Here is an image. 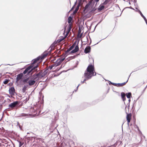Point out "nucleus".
Segmentation results:
<instances>
[{
	"label": "nucleus",
	"mask_w": 147,
	"mask_h": 147,
	"mask_svg": "<svg viewBox=\"0 0 147 147\" xmlns=\"http://www.w3.org/2000/svg\"><path fill=\"white\" fill-rule=\"evenodd\" d=\"M96 75L94 67L92 65H90L87 67L86 71H85L84 76L81 79L82 84L85 81L90 79L92 76Z\"/></svg>",
	"instance_id": "obj_1"
},
{
	"label": "nucleus",
	"mask_w": 147,
	"mask_h": 147,
	"mask_svg": "<svg viewBox=\"0 0 147 147\" xmlns=\"http://www.w3.org/2000/svg\"><path fill=\"white\" fill-rule=\"evenodd\" d=\"M48 71V69L44 71H41L38 74L33 75L32 76L33 79L36 80H40L46 76Z\"/></svg>",
	"instance_id": "obj_2"
},
{
	"label": "nucleus",
	"mask_w": 147,
	"mask_h": 147,
	"mask_svg": "<svg viewBox=\"0 0 147 147\" xmlns=\"http://www.w3.org/2000/svg\"><path fill=\"white\" fill-rule=\"evenodd\" d=\"M38 67L37 65L34 67H33L32 65H30L24 71L23 74H25L28 72V74H29L32 71L34 72V71H36L37 70L36 69Z\"/></svg>",
	"instance_id": "obj_3"
},
{
	"label": "nucleus",
	"mask_w": 147,
	"mask_h": 147,
	"mask_svg": "<svg viewBox=\"0 0 147 147\" xmlns=\"http://www.w3.org/2000/svg\"><path fill=\"white\" fill-rule=\"evenodd\" d=\"M65 57H62L59 58V59L57 60L56 61V62L54 63L55 64V67H57L65 59Z\"/></svg>",
	"instance_id": "obj_4"
},
{
	"label": "nucleus",
	"mask_w": 147,
	"mask_h": 147,
	"mask_svg": "<svg viewBox=\"0 0 147 147\" xmlns=\"http://www.w3.org/2000/svg\"><path fill=\"white\" fill-rule=\"evenodd\" d=\"M15 91V89L13 87H11L9 90V94L11 95H13L14 94Z\"/></svg>",
	"instance_id": "obj_5"
},
{
	"label": "nucleus",
	"mask_w": 147,
	"mask_h": 147,
	"mask_svg": "<svg viewBox=\"0 0 147 147\" xmlns=\"http://www.w3.org/2000/svg\"><path fill=\"white\" fill-rule=\"evenodd\" d=\"M18 103L17 101H16L13 102L11 103L9 105V106L11 108H13L15 107L16 105L18 104Z\"/></svg>",
	"instance_id": "obj_6"
},
{
	"label": "nucleus",
	"mask_w": 147,
	"mask_h": 147,
	"mask_svg": "<svg viewBox=\"0 0 147 147\" xmlns=\"http://www.w3.org/2000/svg\"><path fill=\"white\" fill-rule=\"evenodd\" d=\"M22 76L23 74H20L18 75L16 78V82H18L19 80H20L22 78Z\"/></svg>",
	"instance_id": "obj_7"
},
{
	"label": "nucleus",
	"mask_w": 147,
	"mask_h": 147,
	"mask_svg": "<svg viewBox=\"0 0 147 147\" xmlns=\"http://www.w3.org/2000/svg\"><path fill=\"white\" fill-rule=\"evenodd\" d=\"M79 49V47L78 45H76L75 47V49H74L72 51H71V53H74L77 51H78Z\"/></svg>",
	"instance_id": "obj_8"
},
{
	"label": "nucleus",
	"mask_w": 147,
	"mask_h": 147,
	"mask_svg": "<svg viewBox=\"0 0 147 147\" xmlns=\"http://www.w3.org/2000/svg\"><path fill=\"white\" fill-rule=\"evenodd\" d=\"M90 47H87L84 50V52L86 53H87L90 52Z\"/></svg>",
	"instance_id": "obj_9"
},
{
	"label": "nucleus",
	"mask_w": 147,
	"mask_h": 147,
	"mask_svg": "<svg viewBox=\"0 0 147 147\" xmlns=\"http://www.w3.org/2000/svg\"><path fill=\"white\" fill-rule=\"evenodd\" d=\"M35 81L34 80H29L28 83L29 84V85L30 86H32L35 83Z\"/></svg>",
	"instance_id": "obj_10"
},
{
	"label": "nucleus",
	"mask_w": 147,
	"mask_h": 147,
	"mask_svg": "<svg viewBox=\"0 0 147 147\" xmlns=\"http://www.w3.org/2000/svg\"><path fill=\"white\" fill-rule=\"evenodd\" d=\"M41 59L42 58V57L41 58L40 57H38L37 58L34 59L33 60V62H32V64H34L36 62L38 61L40 59Z\"/></svg>",
	"instance_id": "obj_11"
},
{
	"label": "nucleus",
	"mask_w": 147,
	"mask_h": 147,
	"mask_svg": "<svg viewBox=\"0 0 147 147\" xmlns=\"http://www.w3.org/2000/svg\"><path fill=\"white\" fill-rule=\"evenodd\" d=\"M121 95L123 100L124 101L125 100V94L124 93L122 92L121 93Z\"/></svg>",
	"instance_id": "obj_12"
},
{
	"label": "nucleus",
	"mask_w": 147,
	"mask_h": 147,
	"mask_svg": "<svg viewBox=\"0 0 147 147\" xmlns=\"http://www.w3.org/2000/svg\"><path fill=\"white\" fill-rule=\"evenodd\" d=\"M128 80L126 82L122 83L117 84V86H121L125 85L126 82H127Z\"/></svg>",
	"instance_id": "obj_13"
},
{
	"label": "nucleus",
	"mask_w": 147,
	"mask_h": 147,
	"mask_svg": "<svg viewBox=\"0 0 147 147\" xmlns=\"http://www.w3.org/2000/svg\"><path fill=\"white\" fill-rule=\"evenodd\" d=\"M127 97L128 98H130L131 96V93H127L126 94Z\"/></svg>",
	"instance_id": "obj_14"
},
{
	"label": "nucleus",
	"mask_w": 147,
	"mask_h": 147,
	"mask_svg": "<svg viewBox=\"0 0 147 147\" xmlns=\"http://www.w3.org/2000/svg\"><path fill=\"white\" fill-rule=\"evenodd\" d=\"M105 7L104 5H100L98 8V10L101 11L104 9Z\"/></svg>",
	"instance_id": "obj_15"
},
{
	"label": "nucleus",
	"mask_w": 147,
	"mask_h": 147,
	"mask_svg": "<svg viewBox=\"0 0 147 147\" xmlns=\"http://www.w3.org/2000/svg\"><path fill=\"white\" fill-rule=\"evenodd\" d=\"M55 64L54 63L53 64L50 66L49 67V69H50V70L52 69L53 67H56L55 65Z\"/></svg>",
	"instance_id": "obj_16"
},
{
	"label": "nucleus",
	"mask_w": 147,
	"mask_h": 147,
	"mask_svg": "<svg viewBox=\"0 0 147 147\" xmlns=\"http://www.w3.org/2000/svg\"><path fill=\"white\" fill-rule=\"evenodd\" d=\"M74 47V45H73L69 49H68L67 51H66V53H67L69 51L71 50Z\"/></svg>",
	"instance_id": "obj_17"
},
{
	"label": "nucleus",
	"mask_w": 147,
	"mask_h": 147,
	"mask_svg": "<svg viewBox=\"0 0 147 147\" xmlns=\"http://www.w3.org/2000/svg\"><path fill=\"white\" fill-rule=\"evenodd\" d=\"M131 115L130 114H127V119H131Z\"/></svg>",
	"instance_id": "obj_18"
},
{
	"label": "nucleus",
	"mask_w": 147,
	"mask_h": 147,
	"mask_svg": "<svg viewBox=\"0 0 147 147\" xmlns=\"http://www.w3.org/2000/svg\"><path fill=\"white\" fill-rule=\"evenodd\" d=\"M9 82V81L8 80H6L5 81H4L3 83L4 84H7V83H8Z\"/></svg>",
	"instance_id": "obj_19"
},
{
	"label": "nucleus",
	"mask_w": 147,
	"mask_h": 147,
	"mask_svg": "<svg viewBox=\"0 0 147 147\" xmlns=\"http://www.w3.org/2000/svg\"><path fill=\"white\" fill-rule=\"evenodd\" d=\"M24 144L23 142H19V147H20L21 146H22Z\"/></svg>",
	"instance_id": "obj_20"
},
{
	"label": "nucleus",
	"mask_w": 147,
	"mask_h": 147,
	"mask_svg": "<svg viewBox=\"0 0 147 147\" xmlns=\"http://www.w3.org/2000/svg\"><path fill=\"white\" fill-rule=\"evenodd\" d=\"M78 9H79V7H77V8H76V9L75 10V11H74V13H76V12H77V11H78Z\"/></svg>",
	"instance_id": "obj_21"
},
{
	"label": "nucleus",
	"mask_w": 147,
	"mask_h": 147,
	"mask_svg": "<svg viewBox=\"0 0 147 147\" xmlns=\"http://www.w3.org/2000/svg\"><path fill=\"white\" fill-rule=\"evenodd\" d=\"M138 11L142 17L143 16H144L140 10H138Z\"/></svg>",
	"instance_id": "obj_22"
},
{
	"label": "nucleus",
	"mask_w": 147,
	"mask_h": 147,
	"mask_svg": "<svg viewBox=\"0 0 147 147\" xmlns=\"http://www.w3.org/2000/svg\"><path fill=\"white\" fill-rule=\"evenodd\" d=\"M89 6V5H87L85 7V9L86 10V9Z\"/></svg>",
	"instance_id": "obj_23"
},
{
	"label": "nucleus",
	"mask_w": 147,
	"mask_h": 147,
	"mask_svg": "<svg viewBox=\"0 0 147 147\" xmlns=\"http://www.w3.org/2000/svg\"><path fill=\"white\" fill-rule=\"evenodd\" d=\"M113 85L116 86H117V84L114 83H111Z\"/></svg>",
	"instance_id": "obj_24"
},
{
	"label": "nucleus",
	"mask_w": 147,
	"mask_h": 147,
	"mask_svg": "<svg viewBox=\"0 0 147 147\" xmlns=\"http://www.w3.org/2000/svg\"><path fill=\"white\" fill-rule=\"evenodd\" d=\"M128 122V124H129V122H130V119H128L127 120Z\"/></svg>",
	"instance_id": "obj_25"
},
{
	"label": "nucleus",
	"mask_w": 147,
	"mask_h": 147,
	"mask_svg": "<svg viewBox=\"0 0 147 147\" xmlns=\"http://www.w3.org/2000/svg\"><path fill=\"white\" fill-rule=\"evenodd\" d=\"M142 17L144 18V20H146V18L145 17V16H143Z\"/></svg>",
	"instance_id": "obj_26"
},
{
	"label": "nucleus",
	"mask_w": 147,
	"mask_h": 147,
	"mask_svg": "<svg viewBox=\"0 0 147 147\" xmlns=\"http://www.w3.org/2000/svg\"><path fill=\"white\" fill-rule=\"evenodd\" d=\"M99 0H94V1L97 3L98 2Z\"/></svg>",
	"instance_id": "obj_27"
},
{
	"label": "nucleus",
	"mask_w": 147,
	"mask_h": 147,
	"mask_svg": "<svg viewBox=\"0 0 147 147\" xmlns=\"http://www.w3.org/2000/svg\"><path fill=\"white\" fill-rule=\"evenodd\" d=\"M27 79H26V80H24V82H26L27 81Z\"/></svg>",
	"instance_id": "obj_28"
},
{
	"label": "nucleus",
	"mask_w": 147,
	"mask_h": 147,
	"mask_svg": "<svg viewBox=\"0 0 147 147\" xmlns=\"http://www.w3.org/2000/svg\"><path fill=\"white\" fill-rule=\"evenodd\" d=\"M145 22H146V24L147 25V20H145Z\"/></svg>",
	"instance_id": "obj_29"
},
{
	"label": "nucleus",
	"mask_w": 147,
	"mask_h": 147,
	"mask_svg": "<svg viewBox=\"0 0 147 147\" xmlns=\"http://www.w3.org/2000/svg\"><path fill=\"white\" fill-rule=\"evenodd\" d=\"M80 84H79L77 86V89H78V87L79 86H80Z\"/></svg>",
	"instance_id": "obj_30"
},
{
	"label": "nucleus",
	"mask_w": 147,
	"mask_h": 147,
	"mask_svg": "<svg viewBox=\"0 0 147 147\" xmlns=\"http://www.w3.org/2000/svg\"><path fill=\"white\" fill-rule=\"evenodd\" d=\"M130 8H131V9H133V8H132V7H130Z\"/></svg>",
	"instance_id": "obj_31"
},
{
	"label": "nucleus",
	"mask_w": 147,
	"mask_h": 147,
	"mask_svg": "<svg viewBox=\"0 0 147 147\" xmlns=\"http://www.w3.org/2000/svg\"><path fill=\"white\" fill-rule=\"evenodd\" d=\"M129 102H130V100L129 99Z\"/></svg>",
	"instance_id": "obj_32"
},
{
	"label": "nucleus",
	"mask_w": 147,
	"mask_h": 147,
	"mask_svg": "<svg viewBox=\"0 0 147 147\" xmlns=\"http://www.w3.org/2000/svg\"><path fill=\"white\" fill-rule=\"evenodd\" d=\"M82 34H81V35H80V37H81V36H82Z\"/></svg>",
	"instance_id": "obj_33"
},
{
	"label": "nucleus",
	"mask_w": 147,
	"mask_h": 147,
	"mask_svg": "<svg viewBox=\"0 0 147 147\" xmlns=\"http://www.w3.org/2000/svg\"><path fill=\"white\" fill-rule=\"evenodd\" d=\"M69 21H68V22H69Z\"/></svg>",
	"instance_id": "obj_34"
}]
</instances>
